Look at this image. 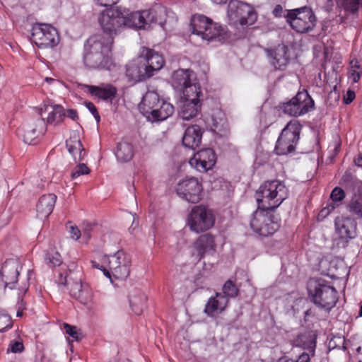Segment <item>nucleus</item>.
<instances>
[{
    "label": "nucleus",
    "mask_w": 362,
    "mask_h": 362,
    "mask_svg": "<svg viewBox=\"0 0 362 362\" xmlns=\"http://www.w3.org/2000/svg\"><path fill=\"white\" fill-rule=\"evenodd\" d=\"M172 86L184 95L185 89L190 86H194L197 91H200L201 88L197 81V78L194 71L189 69H179L172 74L171 76Z\"/></svg>",
    "instance_id": "18"
},
{
    "label": "nucleus",
    "mask_w": 362,
    "mask_h": 362,
    "mask_svg": "<svg viewBox=\"0 0 362 362\" xmlns=\"http://www.w3.org/2000/svg\"><path fill=\"white\" fill-rule=\"evenodd\" d=\"M129 301L132 311L140 315L145 307L146 296L141 290L134 289L129 293Z\"/></svg>",
    "instance_id": "33"
},
{
    "label": "nucleus",
    "mask_w": 362,
    "mask_h": 362,
    "mask_svg": "<svg viewBox=\"0 0 362 362\" xmlns=\"http://www.w3.org/2000/svg\"><path fill=\"white\" fill-rule=\"evenodd\" d=\"M139 109L147 120L151 122L163 121L174 112L173 105L161 98L155 91L146 93Z\"/></svg>",
    "instance_id": "2"
},
{
    "label": "nucleus",
    "mask_w": 362,
    "mask_h": 362,
    "mask_svg": "<svg viewBox=\"0 0 362 362\" xmlns=\"http://www.w3.org/2000/svg\"><path fill=\"white\" fill-rule=\"evenodd\" d=\"M146 73L149 78L160 71L165 64V60L161 54L148 48H144L141 54Z\"/></svg>",
    "instance_id": "21"
},
{
    "label": "nucleus",
    "mask_w": 362,
    "mask_h": 362,
    "mask_svg": "<svg viewBox=\"0 0 362 362\" xmlns=\"http://www.w3.org/2000/svg\"><path fill=\"white\" fill-rule=\"evenodd\" d=\"M103 262L107 263L110 277L112 276L116 279L125 280L130 274L132 259L123 250L110 256H103Z\"/></svg>",
    "instance_id": "11"
},
{
    "label": "nucleus",
    "mask_w": 362,
    "mask_h": 362,
    "mask_svg": "<svg viewBox=\"0 0 362 362\" xmlns=\"http://www.w3.org/2000/svg\"><path fill=\"white\" fill-rule=\"evenodd\" d=\"M212 2L216 4H226L228 0H211Z\"/></svg>",
    "instance_id": "58"
},
{
    "label": "nucleus",
    "mask_w": 362,
    "mask_h": 362,
    "mask_svg": "<svg viewBox=\"0 0 362 362\" xmlns=\"http://www.w3.org/2000/svg\"><path fill=\"white\" fill-rule=\"evenodd\" d=\"M66 145L69 152L76 162L83 160L86 155V151L78 136H71L66 140Z\"/></svg>",
    "instance_id": "34"
},
{
    "label": "nucleus",
    "mask_w": 362,
    "mask_h": 362,
    "mask_svg": "<svg viewBox=\"0 0 362 362\" xmlns=\"http://www.w3.org/2000/svg\"><path fill=\"white\" fill-rule=\"evenodd\" d=\"M355 92L354 90H349L344 95V103L345 104H349L355 99Z\"/></svg>",
    "instance_id": "51"
},
{
    "label": "nucleus",
    "mask_w": 362,
    "mask_h": 362,
    "mask_svg": "<svg viewBox=\"0 0 362 362\" xmlns=\"http://www.w3.org/2000/svg\"><path fill=\"white\" fill-rule=\"evenodd\" d=\"M85 106L88 108V110L92 113L94 116L95 119L97 122H99L100 119V115L98 112L97 108L91 102H86Z\"/></svg>",
    "instance_id": "49"
},
{
    "label": "nucleus",
    "mask_w": 362,
    "mask_h": 362,
    "mask_svg": "<svg viewBox=\"0 0 362 362\" xmlns=\"http://www.w3.org/2000/svg\"><path fill=\"white\" fill-rule=\"evenodd\" d=\"M64 329L66 333L68 334L69 335H70L71 337H73L75 339H78V333L76 330V327L69 325L68 324H64Z\"/></svg>",
    "instance_id": "48"
},
{
    "label": "nucleus",
    "mask_w": 362,
    "mask_h": 362,
    "mask_svg": "<svg viewBox=\"0 0 362 362\" xmlns=\"http://www.w3.org/2000/svg\"><path fill=\"white\" fill-rule=\"evenodd\" d=\"M314 108V100L306 90L300 91L281 106L282 111L291 116L299 117Z\"/></svg>",
    "instance_id": "17"
},
{
    "label": "nucleus",
    "mask_w": 362,
    "mask_h": 362,
    "mask_svg": "<svg viewBox=\"0 0 362 362\" xmlns=\"http://www.w3.org/2000/svg\"><path fill=\"white\" fill-rule=\"evenodd\" d=\"M97 4L102 6H111L117 4L119 0H95Z\"/></svg>",
    "instance_id": "52"
},
{
    "label": "nucleus",
    "mask_w": 362,
    "mask_h": 362,
    "mask_svg": "<svg viewBox=\"0 0 362 362\" xmlns=\"http://www.w3.org/2000/svg\"><path fill=\"white\" fill-rule=\"evenodd\" d=\"M177 194L189 203L197 204L203 197V186L198 178L185 177L178 182L176 186Z\"/></svg>",
    "instance_id": "16"
},
{
    "label": "nucleus",
    "mask_w": 362,
    "mask_h": 362,
    "mask_svg": "<svg viewBox=\"0 0 362 362\" xmlns=\"http://www.w3.org/2000/svg\"><path fill=\"white\" fill-rule=\"evenodd\" d=\"M202 138V129L197 125H192L186 129L182 137V144L187 148L194 149L201 144Z\"/></svg>",
    "instance_id": "29"
},
{
    "label": "nucleus",
    "mask_w": 362,
    "mask_h": 362,
    "mask_svg": "<svg viewBox=\"0 0 362 362\" xmlns=\"http://www.w3.org/2000/svg\"><path fill=\"white\" fill-rule=\"evenodd\" d=\"M288 48L284 45H279L275 49L267 50L269 62L276 69H284L289 62Z\"/></svg>",
    "instance_id": "25"
},
{
    "label": "nucleus",
    "mask_w": 362,
    "mask_h": 362,
    "mask_svg": "<svg viewBox=\"0 0 362 362\" xmlns=\"http://www.w3.org/2000/svg\"><path fill=\"white\" fill-rule=\"evenodd\" d=\"M256 199L262 207L275 210L288 196L285 184L278 180L266 181L256 192Z\"/></svg>",
    "instance_id": "3"
},
{
    "label": "nucleus",
    "mask_w": 362,
    "mask_h": 362,
    "mask_svg": "<svg viewBox=\"0 0 362 362\" xmlns=\"http://www.w3.org/2000/svg\"><path fill=\"white\" fill-rule=\"evenodd\" d=\"M348 211L356 216L357 218L362 219V202L356 198H352L347 206Z\"/></svg>",
    "instance_id": "39"
},
{
    "label": "nucleus",
    "mask_w": 362,
    "mask_h": 362,
    "mask_svg": "<svg viewBox=\"0 0 362 362\" xmlns=\"http://www.w3.org/2000/svg\"><path fill=\"white\" fill-rule=\"evenodd\" d=\"M228 17L231 24L251 25L257 20V13L250 5L238 0H232L228 6Z\"/></svg>",
    "instance_id": "12"
},
{
    "label": "nucleus",
    "mask_w": 362,
    "mask_h": 362,
    "mask_svg": "<svg viewBox=\"0 0 362 362\" xmlns=\"http://www.w3.org/2000/svg\"><path fill=\"white\" fill-rule=\"evenodd\" d=\"M100 262H102V264H100V263H98L96 259H93L90 261V263H91V265L94 268H96V269H98L101 271L103 272V274L104 275L110 279V272H109V269H107L105 266L103 265L105 263L103 262V257L101 258L100 259Z\"/></svg>",
    "instance_id": "47"
},
{
    "label": "nucleus",
    "mask_w": 362,
    "mask_h": 362,
    "mask_svg": "<svg viewBox=\"0 0 362 362\" xmlns=\"http://www.w3.org/2000/svg\"><path fill=\"white\" fill-rule=\"evenodd\" d=\"M134 153L133 146L127 141L119 142L115 151L117 160L120 163H127L131 160Z\"/></svg>",
    "instance_id": "35"
},
{
    "label": "nucleus",
    "mask_w": 362,
    "mask_h": 362,
    "mask_svg": "<svg viewBox=\"0 0 362 362\" xmlns=\"http://www.w3.org/2000/svg\"><path fill=\"white\" fill-rule=\"evenodd\" d=\"M113 37L98 34L89 37L84 45L83 61L92 69H110L112 60L110 57Z\"/></svg>",
    "instance_id": "1"
},
{
    "label": "nucleus",
    "mask_w": 362,
    "mask_h": 362,
    "mask_svg": "<svg viewBox=\"0 0 362 362\" xmlns=\"http://www.w3.org/2000/svg\"><path fill=\"white\" fill-rule=\"evenodd\" d=\"M223 293L229 300V298H234L238 295V289L236 286L230 280L227 281L223 286Z\"/></svg>",
    "instance_id": "40"
},
{
    "label": "nucleus",
    "mask_w": 362,
    "mask_h": 362,
    "mask_svg": "<svg viewBox=\"0 0 362 362\" xmlns=\"http://www.w3.org/2000/svg\"><path fill=\"white\" fill-rule=\"evenodd\" d=\"M66 112V117L71 119L74 121H76L78 119V116L77 114V112L76 110L74 109H69L67 110H65Z\"/></svg>",
    "instance_id": "53"
},
{
    "label": "nucleus",
    "mask_w": 362,
    "mask_h": 362,
    "mask_svg": "<svg viewBox=\"0 0 362 362\" xmlns=\"http://www.w3.org/2000/svg\"><path fill=\"white\" fill-rule=\"evenodd\" d=\"M274 211L258 204L250 222V228L255 233L267 237L278 230L280 224L278 218L273 214Z\"/></svg>",
    "instance_id": "6"
},
{
    "label": "nucleus",
    "mask_w": 362,
    "mask_h": 362,
    "mask_svg": "<svg viewBox=\"0 0 362 362\" xmlns=\"http://www.w3.org/2000/svg\"><path fill=\"white\" fill-rule=\"evenodd\" d=\"M228 303L229 300L225 296L216 292L214 296L210 297L207 300L204 313L209 317L216 318L226 310Z\"/></svg>",
    "instance_id": "22"
},
{
    "label": "nucleus",
    "mask_w": 362,
    "mask_h": 362,
    "mask_svg": "<svg viewBox=\"0 0 362 362\" xmlns=\"http://www.w3.org/2000/svg\"><path fill=\"white\" fill-rule=\"evenodd\" d=\"M216 216L208 206L199 204L192 208L187 217V226L190 230L200 233L211 229L215 224Z\"/></svg>",
    "instance_id": "8"
},
{
    "label": "nucleus",
    "mask_w": 362,
    "mask_h": 362,
    "mask_svg": "<svg viewBox=\"0 0 362 362\" xmlns=\"http://www.w3.org/2000/svg\"><path fill=\"white\" fill-rule=\"evenodd\" d=\"M85 88L90 94L103 100L112 99L117 92L115 87L108 84L103 86L86 85Z\"/></svg>",
    "instance_id": "32"
},
{
    "label": "nucleus",
    "mask_w": 362,
    "mask_h": 362,
    "mask_svg": "<svg viewBox=\"0 0 362 362\" xmlns=\"http://www.w3.org/2000/svg\"><path fill=\"white\" fill-rule=\"evenodd\" d=\"M71 292L72 296L86 308L91 310L94 308L95 303L92 291L88 288H83L80 282L74 284Z\"/></svg>",
    "instance_id": "27"
},
{
    "label": "nucleus",
    "mask_w": 362,
    "mask_h": 362,
    "mask_svg": "<svg viewBox=\"0 0 362 362\" xmlns=\"http://www.w3.org/2000/svg\"><path fill=\"white\" fill-rule=\"evenodd\" d=\"M216 247L214 236L210 233L200 235L193 243V249L198 260L202 259L206 255H214Z\"/></svg>",
    "instance_id": "23"
},
{
    "label": "nucleus",
    "mask_w": 362,
    "mask_h": 362,
    "mask_svg": "<svg viewBox=\"0 0 362 362\" xmlns=\"http://www.w3.org/2000/svg\"><path fill=\"white\" fill-rule=\"evenodd\" d=\"M202 95V90L197 91L194 86L185 89L184 95H181L179 115L183 120H189L200 112Z\"/></svg>",
    "instance_id": "13"
},
{
    "label": "nucleus",
    "mask_w": 362,
    "mask_h": 362,
    "mask_svg": "<svg viewBox=\"0 0 362 362\" xmlns=\"http://www.w3.org/2000/svg\"><path fill=\"white\" fill-rule=\"evenodd\" d=\"M359 316L362 317V305L361 306L360 308V310H359Z\"/></svg>",
    "instance_id": "64"
},
{
    "label": "nucleus",
    "mask_w": 362,
    "mask_h": 362,
    "mask_svg": "<svg viewBox=\"0 0 362 362\" xmlns=\"http://www.w3.org/2000/svg\"><path fill=\"white\" fill-rule=\"evenodd\" d=\"M11 327V317L6 314H0V332H5Z\"/></svg>",
    "instance_id": "45"
},
{
    "label": "nucleus",
    "mask_w": 362,
    "mask_h": 362,
    "mask_svg": "<svg viewBox=\"0 0 362 362\" xmlns=\"http://www.w3.org/2000/svg\"><path fill=\"white\" fill-rule=\"evenodd\" d=\"M216 162V156L212 148H203L195 153L189 160V165L200 173L211 169Z\"/></svg>",
    "instance_id": "20"
},
{
    "label": "nucleus",
    "mask_w": 362,
    "mask_h": 362,
    "mask_svg": "<svg viewBox=\"0 0 362 362\" xmlns=\"http://www.w3.org/2000/svg\"><path fill=\"white\" fill-rule=\"evenodd\" d=\"M44 106L45 111L48 112V116L46 118L47 124L57 125L66 117L65 110L62 105L50 104Z\"/></svg>",
    "instance_id": "31"
},
{
    "label": "nucleus",
    "mask_w": 362,
    "mask_h": 362,
    "mask_svg": "<svg viewBox=\"0 0 362 362\" xmlns=\"http://www.w3.org/2000/svg\"><path fill=\"white\" fill-rule=\"evenodd\" d=\"M125 8L110 7L104 10L99 16L98 21L105 36L115 35L124 27Z\"/></svg>",
    "instance_id": "14"
},
{
    "label": "nucleus",
    "mask_w": 362,
    "mask_h": 362,
    "mask_svg": "<svg viewBox=\"0 0 362 362\" xmlns=\"http://www.w3.org/2000/svg\"><path fill=\"white\" fill-rule=\"evenodd\" d=\"M307 289L311 301L325 310L329 311L338 300L337 291L324 279H310Z\"/></svg>",
    "instance_id": "4"
},
{
    "label": "nucleus",
    "mask_w": 362,
    "mask_h": 362,
    "mask_svg": "<svg viewBox=\"0 0 362 362\" xmlns=\"http://www.w3.org/2000/svg\"><path fill=\"white\" fill-rule=\"evenodd\" d=\"M42 132V130H37L35 127L29 125H23L18 129V134L23 136V141L28 144H34L36 138Z\"/></svg>",
    "instance_id": "36"
},
{
    "label": "nucleus",
    "mask_w": 362,
    "mask_h": 362,
    "mask_svg": "<svg viewBox=\"0 0 362 362\" xmlns=\"http://www.w3.org/2000/svg\"><path fill=\"white\" fill-rule=\"evenodd\" d=\"M45 261L52 267L59 266L62 262V257L58 252L52 251L45 256Z\"/></svg>",
    "instance_id": "41"
},
{
    "label": "nucleus",
    "mask_w": 362,
    "mask_h": 362,
    "mask_svg": "<svg viewBox=\"0 0 362 362\" xmlns=\"http://www.w3.org/2000/svg\"><path fill=\"white\" fill-rule=\"evenodd\" d=\"M37 123L40 125H43L45 122H44V120L39 119V120H37Z\"/></svg>",
    "instance_id": "63"
},
{
    "label": "nucleus",
    "mask_w": 362,
    "mask_h": 362,
    "mask_svg": "<svg viewBox=\"0 0 362 362\" xmlns=\"http://www.w3.org/2000/svg\"><path fill=\"white\" fill-rule=\"evenodd\" d=\"M23 350L24 346L21 341H11L8 348V351L13 353H21Z\"/></svg>",
    "instance_id": "46"
},
{
    "label": "nucleus",
    "mask_w": 362,
    "mask_h": 362,
    "mask_svg": "<svg viewBox=\"0 0 362 362\" xmlns=\"http://www.w3.org/2000/svg\"><path fill=\"white\" fill-rule=\"evenodd\" d=\"M90 173L89 168L84 163L77 165L71 172V178L76 179L81 175H88Z\"/></svg>",
    "instance_id": "43"
},
{
    "label": "nucleus",
    "mask_w": 362,
    "mask_h": 362,
    "mask_svg": "<svg viewBox=\"0 0 362 362\" xmlns=\"http://www.w3.org/2000/svg\"><path fill=\"white\" fill-rule=\"evenodd\" d=\"M282 13H283V8L279 4L276 5L274 7L273 12H272L273 15L275 17H281L282 16Z\"/></svg>",
    "instance_id": "54"
},
{
    "label": "nucleus",
    "mask_w": 362,
    "mask_h": 362,
    "mask_svg": "<svg viewBox=\"0 0 362 362\" xmlns=\"http://www.w3.org/2000/svg\"><path fill=\"white\" fill-rule=\"evenodd\" d=\"M136 222H139L137 218H136L135 216H134V218H133V221H132V226H135L136 224Z\"/></svg>",
    "instance_id": "61"
},
{
    "label": "nucleus",
    "mask_w": 362,
    "mask_h": 362,
    "mask_svg": "<svg viewBox=\"0 0 362 362\" xmlns=\"http://www.w3.org/2000/svg\"><path fill=\"white\" fill-rule=\"evenodd\" d=\"M45 81H46L47 82H48V83H51V82L54 81V79H53V78H45Z\"/></svg>",
    "instance_id": "62"
},
{
    "label": "nucleus",
    "mask_w": 362,
    "mask_h": 362,
    "mask_svg": "<svg viewBox=\"0 0 362 362\" xmlns=\"http://www.w3.org/2000/svg\"><path fill=\"white\" fill-rule=\"evenodd\" d=\"M20 269L21 266L18 259H9L5 261L0 272V288L5 289L8 287L13 289L17 282Z\"/></svg>",
    "instance_id": "19"
},
{
    "label": "nucleus",
    "mask_w": 362,
    "mask_h": 362,
    "mask_svg": "<svg viewBox=\"0 0 362 362\" xmlns=\"http://www.w3.org/2000/svg\"><path fill=\"white\" fill-rule=\"evenodd\" d=\"M90 228H91V226H90ZM91 228H86L85 230H84V236H86V237H90V230Z\"/></svg>",
    "instance_id": "59"
},
{
    "label": "nucleus",
    "mask_w": 362,
    "mask_h": 362,
    "mask_svg": "<svg viewBox=\"0 0 362 362\" xmlns=\"http://www.w3.org/2000/svg\"><path fill=\"white\" fill-rule=\"evenodd\" d=\"M28 289V285H25V286L23 288H22V289H20L21 291V293H25Z\"/></svg>",
    "instance_id": "60"
},
{
    "label": "nucleus",
    "mask_w": 362,
    "mask_h": 362,
    "mask_svg": "<svg viewBox=\"0 0 362 362\" xmlns=\"http://www.w3.org/2000/svg\"><path fill=\"white\" fill-rule=\"evenodd\" d=\"M355 164L358 167H362V153L359 154L354 160Z\"/></svg>",
    "instance_id": "55"
},
{
    "label": "nucleus",
    "mask_w": 362,
    "mask_h": 362,
    "mask_svg": "<svg viewBox=\"0 0 362 362\" xmlns=\"http://www.w3.org/2000/svg\"><path fill=\"white\" fill-rule=\"evenodd\" d=\"M69 234L70 237L75 240H78L81 235L80 230L74 226L69 227Z\"/></svg>",
    "instance_id": "50"
},
{
    "label": "nucleus",
    "mask_w": 362,
    "mask_h": 362,
    "mask_svg": "<svg viewBox=\"0 0 362 362\" xmlns=\"http://www.w3.org/2000/svg\"><path fill=\"white\" fill-rule=\"evenodd\" d=\"M138 226H139V222H136V224L135 226H131L129 228V231L131 234H134L135 232H136V230L138 228Z\"/></svg>",
    "instance_id": "56"
},
{
    "label": "nucleus",
    "mask_w": 362,
    "mask_h": 362,
    "mask_svg": "<svg viewBox=\"0 0 362 362\" xmlns=\"http://www.w3.org/2000/svg\"><path fill=\"white\" fill-rule=\"evenodd\" d=\"M350 64L348 78L352 82L357 83L362 76V64L357 59L351 60Z\"/></svg>",
    "instance_id": "37"
},
{
    "label": "nucleus",
    "mask_w": 362,
    "mask_h": 362,
    "mask_svg": "<svg viewBox=\"0 0 362 362\" xmlns=\"http://www.w3.org/2000/svg\"><path fill=\"white\" fill-rule=\"evenodd\" d=\"M284 15L286 22L298 33H307L316 25V17L311 8L303 6L286 10Z\"/></svg>",
    "instance_id": "7"
},
{
    "label": "nucleus",
    "mask_w": 362,
    "mask_h": 362,
    "mask_svg": "<svg viewBox=\"0 0 362 362\" xmlns=\"http://www.w3.org/2000/svg\"><path fill=\"white\" fill-rule=\"evenodd\" d=\"M164 13V10L160 8L158 11L156 9H146L138 11L130 12L125 8V15L124 19V27L134 28L136 30L146 29L152 23H158L162 27L164 23L158 19V15Z\"/></svg>",
    "instance_id": "9"
},
{
    "label": "nucleus",
    "mask_w": 362,
    "mask_h": 362,
    "mask_svg": "<svg viewBox=\"0 0 362 362\" xmlns=\"http://www.w3.org/2000/svg\"><path fill=\"white\" fill-rule=\"evenodd\" d=\"M126 75L133 82L144 81L149 78L146 73L145 64L141 56L127 65Z\"/></svg>",
    "instance_id": "26"
},
{
    "label": "nucleus",
    "mask_w": 362,
    "mask_h": 362,
    "mask_svg": "<svg viewBox=\"0 0 362 362\" xmlns=\"http://www.w3.org/2000/svg\"><path fill=\"white\" fill-rule=\"evenodd\" d=\"M335 230L339 238L348 240L354 238L356 233V223L354 219L337 217L334 221Z\"/></svg>",
    "instance_id": "24"
},
{
    "label": "nucleus",
    "mask_w": 362,
    "mask_h": 362,
    "mask_svg": "<svg viewBox=\"0 0 362 362\" xmlns=\"http://www.w3.org/2000/svg\"><path fill=\"white\" fill-rule=\"evenodd\" d=\"M192 33L207 42H223L227 37L225 28L203 15H194L191 20Z\"/></svg>",
    "instance_id": "5"
},
{
    "label": "nucleus",
    "mask_w": 362,
    "mask_h": 362,
    "mask_svg": "<svg viewBox=\"0 0 362 362\" xmlns=\"http://www.w3.org/2000/svg\"><path fill=\"white\" fill-rule=\"evenodd\" d=\"M330 211L329 209V208H325L323 209L321 211H320V214L322 216H325L327 215V214H329Z\"/></svg>",
    "instance_id": "57"
},
{
    "label": "nucleus",
    "mask_w": 362,
    "mask_h": 362,
    "mask_svg": "<svg viewBox=\"0 0 362 362\" xmlns=\"http://www.w3.org/2000/svg\"><path fill=\"white\" fill-rule=\"evenodd\" d=\"M330 197L334 202H341L345 197V192L341 187H336L332 191Z\"/></svg>",
    "instance_id": "44"
},
{
    "label": "nucleus",
    "mask_w": 362,
    "mask_h": 362,
    "mask_svg": "<svg viewBox=\"0 0 362 362\" xmlns=\"http://www.w3.org/2000/svg\"><path fill=\"white\" fill-rule=\"evenodd\" d=\"M212 124L215 129H219L221 127H223L226 123L224 113L220 110L216 111V114L212 117Z\"/></svg>",
    "instance_id": "42"
},
{
    "label": "nucleus",
    "mask_w": 362,
    "mask_h": 362,
    "mask_svg": "<svg viewBox=\"0 0 362 362\" xmlns=\"http://www.w3.org/2000/svg\"><path fill=\"white\" fill-rule=\"evenodd\" d=\"M316 341L310 339L308 344H304L303 351L296 358L288 356L281 357L276 362H310L311 358L315 356Z\"/></svg>",
    "instance_id": "30"
},
{
    "label": "nucleus",
    "mask_w": 362,
    "mask_h": 362,
    "mask_svg": "<svg viewBox=\"0 0 362 362\" xmlns=\"http://www.w3.org/2000/svg\"><path fill=\"white\" fill-rule=\"evenodd\" d=\"M341 6L346 11L355 14L362 8V0H341Z\"/></svg>",
    "instance_id": "38"
},
{
    "label": "nucleus",
    "mask_w": 362,
    "mask_h": 362,
    "mask_svg": "<svg viewBox=\"0 0 362 362\" xmlns=\"http://www.w3.org/2000/svg\"><path fill=\"white\" fill-rule=\"evenodd\" d=\"M30 40L40 49L52 48L59 41L57 30L50 24L35 23L31 30Z\"/></svg>",
    "instance_id": "15"
},
{
    "label": "nucleus",
    "mask_w": 362,
    "mask_h": 362,
    "mask_svg": "<svg viewBox=\"0 0 362 362\" xmlns=\"http://www.w3.org/2000/svg\"><path fill=\"white\" fill-rule=\"evenodd\" d=\"M57 200L54 194L42 195L36 206L37 216L40 219L47 218L52 212Z\"/></svg>",
    "instance_id": "28"
},
{
    "label": "nucleus",
    "mask_w": 362,
    "mask_h": 362,
    "mask_svg": "<svg viewBox=\"0 0 362 362\" xmlns=\"http://www.w3.org/2000/svg\"><path fill=\"white\" fill-rule=\"evenodd\" d=\"M301 131V125L297 120L290 121L282 129L279 136L275 151L278 155H287L295 151L296 144L299 140Z\"/></svg>",
    "instance_id": "10"
}]
</instances>
